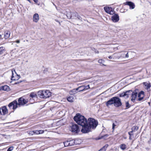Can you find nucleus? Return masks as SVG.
Masks as SVG:
<instances>
[{
    "label": "nucleus",
    "mask_w": 151,
    "mask_h": 151,
    "mask_svg": "<svg viewBox=\"0 0 151 151\" xmlns=\"http://www.w3.org/2000/svg\"><path fill=\"white\" fill-rule=\"evenodd\" d=\"M114 97H113L106 102V105L107 106H108L113 104H114Z\"/></svg>",
    "instance_id": "nucleus-13"
},
{
    "label": "nucleus",
    "mask_w": 151,
    "mask_h": 151,
    "mask_svg": "<svg viewBox=\"0 0 151 151\" xmlns=\"http://www.w3.org/2000/svg\"><path fill=\"white\" fill-rule=\"evenodd\" d=\"M108 136V134H106L104 136H103L102 137L104 138H105L106 137H107Z\"/></svg>",
    "instance_id": "nucleus-46"
},
{
    "label": "nucleus",
    "mask_w": 151,
    "mask_h": 151,
    "mask_svg": "<svg viewBox=\"0 0 151 151\" xmlns=\"http://www.w3.org/2000/svg\"><path fill=\"white\" fill-rule=\"evenodd\" d=\"M10 32L9 31H7L5 32L4 35V38L6 39L9 38L10 36Z\"/></svg>",
    "instance_id": "nucleus-18"
},
{
    "label": "nucleus",
    "mask_w": 151,
    "mask_h": 151,
    "mask_svg": "<svg viewBox=\"0 0 151 151\" xmlns=\"http://www.w3.org/2000/svg\"><path fill=\"white\" fill-rule=\"evenodd\" d=\"M0 114L1 115H3V113L2 112V109H0Z\"/></svg>",
    "instance_id": "nucleus-45"
},
{
    "label": "nucleus",
    "mask_w": 151,
    "mask_h": 151,
    "mask_svg": "<svg viewBox=\"0 0 151 151\" xmlns=\"http://www.w3.org/2000/svg\"><path fill=\"white\" fill-rule=\"evenodd\" d=\"M144 85L145 86V87L147 90L149 89L151 86L150 84L147 82L144 83Z\"/></svg>",
    "instance_id": "nucleus-16"
},
{
    "label": "nucleus",
    "mask_w": 151,
    "mask_h": 151,
    "mask_svg": "<svg viewBox=\"0 0 151 151\" xmlns=\"http://www.w3.org/2000/svg\"><path fill=\"white\" fill-rule=\"evenodd\" d=\"M36 3H37V2H38V0H33Z\"/></svg>",
    "instance_id": "nucleus-47"
},
{
    "label": "nucleus",
    "mask_w": 151,
    "mask_h": 151,
    "mask_svg": "<svg viewBox=\"0 0 151 151\" xmlns=\"http://www.w3.org/2000/svg\"><path fill=\"white\" fill-rule=\"evenodd\" d=\"M85 88L84 87V86H79L77 88L78 90L79 89H80V90L79 91V92L85 90Z\"/></svg>",
    "instance_id": "nucleus-22"
},
{
    "label": "nucleus",
    "mask_w": 151,
    "mask_h": 151,
    "mask_svg": "<svg viewBox=\"0 0 151 151\" xmlns=\"http://www.w3.org/2000/svg\"><path fill=\"white\" fill-rule=\"evenodd\" d=\"M19 103H18V105H23L26 104L28 101L25 100L23 97H21L18 100Z\"/></svg>",
    "instance_id": "nucleus-6"
},
{
    "label": "nucleus",
    "mask_w": 151,
    "mask_h": 151,
    "mask_svg": "<svg viewBox=\"0 0 151 151\" xmlns=\"http://www.w3.org/2000/svg\"><path fill=\"white\" fill-rule=\"evenodd\" d=\"M126 107L127 108H129L130 107V105L129 104L128 101L126 102Z\"/></svg>",
    "instance_id": "nucleus-35"
},
{
    "label": "nucleus",
    "mask_w": 151,
    "mask_h": 151,
    "mask_svg": "<svg viewBox=\"0 0 151 151\" xmlns=\"http://www.w3.org/2000/svg\"><path fill=\"white\" fill-rule=\"evenodd\" d=\"M132 132H131V131L130 132H128V134L129 135V136H131V135H133V134H131V133H132Z\"/></svg>",
    "instance_id": "nucleus-42"
},
{
    "label": "nucleus",
    "mask_w": 151,
    "mask_h": 151,
    "mask_svg": "<svg viewBox=\"0 0 151 151\" xmlns=\"http://www.w3.org/2000/svg\"><path fill=\"white\" fill-rule=\"evenodd\" d=\"M74 119L78 124L82 127V129L86 127L87 121L83 116L79 114H77L74 117Z\"/></svg>",
    "instance_id": "nucleus-2"
},
{
    "label": "nucleus",
    "mask_w": 151,
    "mask_h": 151,
    "mask_svg": "<svg viewBox=\"0 0 151 151\" xmlns=\"http://www.w3.org/2000/svg\"><path fill=\"white\" fill-rule=\"evenodd\" d=\"M84 86V87L85 88V90H87L90 88L89 85H88L87 86Z\"/></svg>",
    "instance_id": "nucleus-36"
},
{
    "label": "nucleus",
    "mask_w": 151,
    "mask_h": 151,
    "mask_svg": "<svg viewBox=\"0 0 151 151\" xmlns=\"http://www.w3.org/2000/svg\"><path fill=\"white\" fill-rule=\"evenodd\" d=\"M123 57V56L122 55H121V56H119L118 57H117V58H120L121 57Z\"/></svg>",
    "instance_id": "nucleus-49"
},
{
    "label": "nucleus",
    "mask_w": 151,
    "mask_h": 151,
    "mask_svg": "<svg viewBox=\"0 0 151 151\" xmlns=\"http://www.w3.org/2000/svg\"><path fill=\"white\" fill-rule=\"evenodd\" d=\"M125 58H129V55L128 53L127 52L125 55Z\"/></svg>",
    "instance_id": "nucleus-43"
},
{
    "label": "nucleus",
    "mask_w": 151,
    "mask_h": 151,
    "mask_svg": "<svg viewBox=\"0 0 151 151\" xmlns=\"http://www.w3.org/2000/svg\"><path fill=\"white\" fill-rule=\"evenodd\" d=\"M5 48L4 47H0V55H2L5 52Z\"/></svg>",
    "instance_id": "nucleus-21"
},
{
    "label": "nucleus",
    "mask_w": 151,
    "mask_h": 151,
    "mask_svg": "<svg viewBox=\"0 0 151 151\" xmlns=\"http://www.w3.org/2000/svg\"><path fill=\"white\" fill-rule=\"evenodd\" d=\"M120 148L122 150H124L127 148L126 145L124 144H121L120 145Z\"/></svg>",
    "instance_id": "nucleus-23"
},
{
    "label": "nucleus",
    "mask_w": 151,
    "mask_h": 151,
    "mask_svg": "<svg viewBox=\"0 0 151 151\" xmlns=\"http://www.w3.org/2000/svg\"><path fill=\"white\" fill-rule=\"evenodd\" d=\"M126 93H125V92H124V93H122L120 94V97H122V96L124 97L125 96V95H126Z\"/></svg>",
    "instance_id": "nucleus-37"
},
{
    "label": "nucleus",
    "mask_w": 151,
    "mask_h": 151,
    "mask_svg": "<svg viewBox=\"0 0 151 151\" xmlns=\"http://www.w3.org/2000/svg\"><path fill=\"white\" fill-rule=\"evenodd\" d=\"M29 134L30 135H33L34 134V131H29Z\"/></svg>",
    "instance_id": "nucleus-38"
},
{
    "label": "nucleus",
    "mask_w": 151,
    "mask_h": 151,
    "mask_svg": "<svg viewBox=\"0 0 151 151\" xmlns=\"http://www.w3.org/2000/svg\"><path fill=\"white\" fill-rule=\"evenodd\" d=\"M98 62L101 64L104 65V61L102 59H99L98 60Z\"/></svg>",
    "instance_id": "nucleus-31"
},
{
    "label": "nucleus",
    "mask_w": 151,
    "mask_h": 151,
    "mask_svg": "<svg viewBox=\"0 0 151 151\" xmlns=\"http://www.w3.org/2000/svg\"><path fill=\"white\" fill-rule=\"evenodd\" d=\"M117 122L116 121H115L112 124V129L113 130H114L115 129V127L117 125Z\"/></svg>",
    "instance_id": "nucleus-26"
},
{
    "label": "nucleus",
    "mask_w": 151,
    "mask_h": 151,
    "mask_svg": "<svg viewBox=\"0 0 151 151\" xmlns=\"http://www.w3.org/2000/svg\"><path fill=\"white\" fill-rule=\"evenodd\" d=\"M125 4L129 6L130 9H134L135 7L134 4L131 1H127L125 3Z\"/></svg>",
    "instance_id": "nucleus-9"
},
{
    "label": "nucleus",
    "mask_w": 151,
    "mask_h": 151,
    "mask_svg": "<svg viewBox=\"0 0 151 151\" xmlns=\"http://www.w3.org/2000/svg\"><path fill=\"white\" fill-rule=\"evenodd\" d=\"M17 77H18V78L17 79H15L14 78V76L12 75V78H11L12 80H15L17 79V80L20 77L18 75H17Z\"/></svg>",
    "instance_id": "nucleus-34"
},
{
    "label": "nucleus",
    "mask_w": 151,
    "mask_h": 151,
    "mask_svg": "<svg viewBox=\"0 0 151 151\" xmlns=\"http://www.w3.org/2000/svg\"><path fill=\"white\" fill-rule=\"evenodd\" d=\"M124 139H126V137H124Z\"/></svg>",
    "instance_id": "nucleus-52"
},
{
    "label": "nucleus",
    "mask_w": 151,
    "mask_h": 151,
    "mask_svg": "<svg viewBox=\"0 0 151 151\" xmlns=\"http://www.w3.org/2000/svg\"><path fill=\"white\" fill-rule=\"evenodd\" d=\"M98 124L97 122L94 119L92 118L88 119L87 124H86V127H84L83 129H81V131L83 133H86L90 131L91 127L95 128Z\"/></svg>",
    "instance_id": "nucleus-1"
},
{
    "label": "nucleus",
    "mask_w": 151,
    "mask_h": 151,
    "mask_svg": "<svg viewBox=\"0 0 151 151\" xmlns=\"http://www.w3.org/2000/svg\"><path fill=\"white\" fill-rule=\"evenodd\" d=\"M34 134H39V130H35L34 131Z\"/></svg>",
    "instance_id": "nucleus-40"
},
{
    "label": "nucleus",
    "mask_w": 151,
    "mask_h": 151,
    "mask_svg": "<svg viewBox=\"0 0 151 151\" xmlns=\"http://www.w3.org/2000/svg\"><path fill=\"white\" fill-rule=\"evenodd\" d=\"M144 96V92L141 91L138 94V100L139 101L142 100L143 99Z\"/></svg>",
    "instance_id": "nucleus-10"
},
{
    "label": "nucleus",
    "mask_w": 151,
    "mask_h": 151,
    "mask_svg": "<svg viewBox=\"0 0 151 151\" xmlns=\"http://www.w3.org/2000/svg\"><path fill=\"white\" fill-rule=\"evenodd\" d=\"M149 142H150V143H151V138H150V140L149 141Z\"/></svg>",
    "instance_id": "nucleus-50"
},
{
    "label": "nucleus",
    "mask_w": 151,
    "mask_h": 151,
    "mask_svg": "<svg viewBox=\"0 0 151 151\" xmlns=\"http://www.w3.org/2000/svg\"><path fill=\"white\" fill-rule=\"evenodd\" d=\"M137 95V93L136 92H132L131 93V101L134 102Z\"/></svg>",
    "instance_id": "nucleus-11"
},
{
    "label": "nucleus",
    "mask_w": 151,
    "mask_h": 151,
    "mask_svg": "<svg viewBox=\"0 0 151 151\" xmlns=\"http://www.w3.org/2000/svg\"><path fill=\"white\" fill-rule=\"evenodd\" d=\"M67 99L68 101L70 102H72L73 101L74 98L72 96H69L67 98Z\"/></svg>",
    "instance_id": "nucleus-24"
},
{
    "label": "nucleus",
    "mask_w": 151,
    "mask_h": 151,
    "mask_svg": "<svg viewBox=\"0 0 151 151\" xmlns=\"http://www.w3.org/2000/svg\"><path fill=\"white\" fill-rule=\"evenodd\" d=\"M61 144H64V146L65 147H68V146H69V143L68 142V141H66V142H64L63 143H63H61Z\"/></svg>",
    "instance_id": "nucleus-25"
},
{
    "label": "nucleus",
    "mask_w": 151,
    "mask_h": 151,
    "mask_svg": "<svg viewBox=\"0 0 151 151\" xmlns=\"http://www.w3.org/2000/svg\"><path fill=\"white\" fill-rule=\"evenodd\" d=\"M138 127L137 126H134L132 128V131H131V132H135L137 131L138 129Z\"/></svg>",
    "instance_id": "nucleus-20"
},
{
    "label": "nucleus",
    "mask_w": 151,
    "mask_h": 151,
    "mask_svg": "<svg viewBox=\"0 0 151 151\" xmlns=\"http://www.w3.org/2000/svg\"><path fill=\"white\" fill-rule=\"evenodd\" d=\"M9 87L7 85H5L0 87V90L8 91H9Z\"/></svg>",
    "instance_id": "nucleus-14"
},
{
    "label": "nucleus",
    "mask_w": 151,
    "mask_h": 151,
    "mask_svg": "<svg viewBox=\"0 0 151 151\" xmlns=\"http://www.w3.org/2000/svg\"><path fill=\"white\" fill-rule=\"evenodd\" d=\"M39 19V15L37 13L35 14L33 17V21L35 22H37Z\"/></svg>",
    "instance_id": "nucleus-12"
},
{
    "label": "nucleus",
    "mask_w": 151,
    "mask_h": 151,
    "mask_svg": "<svg viewBox=\"0 0 151 151\" xmlns=\"http://www.w3.org/2000/svg\"><path fill=\"white\" fill-rule=\"evenodd\" d=\"M19 83V82H16V83H15V84H17V83Z\"/></svg>",
    "instance_id": "nucleus-51"
},
{
    "label": "nucleus",
    "mask_w": 151,
    "mask_h": 151,
    "mask_svg": "<svg viewBox=\"0 0 151 151\" xmlns=\"http://www.w3.org/2000/svg\"><path fill=\"white\" fill-rule=\"evenodd\" d=\"M104 9L105 11L107 13L110 12L111 10H112V9L111 8L109 7L105 6L104 8Z\"/></svg>",
    "instance_id": "nucleus-15"
},
{
    "label": "nucleus",
    "mask_w": 151,
    "mask_h": 151,
    "mask_svg": "<svg viewBox=\"0 0 151 151\" xmlns=\"http://www.w3.org/2000/svg\"><path fill=\"white\" fill-rule=\"evenodd\" d=\"M129 139H130V140H132V139L131 138V136H129Z\"/></svg>",
    "instance_id": "nucleus-48"
},
{
    "label": "nucleus",
    "mask_w": 151,
    "mask_h": 151,
    "mask_svg": "<svg viewBox=\"0 0 151 151\" xmlns=\"http://www.w3.org/2000/svg\"><path fill=\"white\" fill-rule=\"evenodd\" d=\"M18 103L17 101H14L10 103L8 105L9 107L11 109H15L17 107Z\"/></svg>",
    "instance_id": "nucleus-5"
},
{
    "label": "nucleus",
    "mask_w": 151,
    "mask_h": 151,
    "mask_svg": "<svg viewBox=\"0 0 151 151\" xmlns=\"http://www.w3.org/2000/svg\"><path fill=\"white\" fill-rule=\"evenodd\" d=\"M69 18H71V17H70Z\"/></svg>",
    "instance_id": "nucleus-53"
},
{
    "label": "nucleus",
    "mask_w": 151,
    "mask_h": 151,
    "mask_svg": "<svg viewBox=\"0 0 151 151\" xmlns=\"http://www.w3.org/2000/svg\"><path fill=\"white\" fill-rule=\"evenodd\" d=\"M3 115H4L7 113V109L5 106L2 107V109Z\"/></svg>",
    "instance_id": "nucleus-17"
},
{
    "label": "nucleus",
    "mask_w": 151,
    "mask_h": 151,
    "mask_svg": "<svg viewBox=\"0 0 151 151\" xmlns=\"http://www.w3.org/2000/svg\"><path fill=\"white\" fill-rule=\"evenodd\" d=\"M13 147H10L8 149L7 151H12L13 150Z\"/></svg>",
    "instance_id": "nucleus-33"
},
{
    "label": "nucleus",
    "mask_w": 151,
    "mask_h": 151,
    "mask_svg": "<svg viewBox=\"0 0 151 151\" xmlns=\"http://www.w3.org/2000/svg\"><path fill=\"white\" fill-rule=\"evenodd\" d=\"M16 42L17 43H20V40H17L15 42Z\"/></svg>",
    "instance_id": "nucleus-44"
},
{
    "label": "nucleus",
    "mask_w": 151,
    "mask_h": 151,
    "mask_svg": "<svg viewBox=\"0 0 151 151\" xmlns=\"http://www.w3.org/2000/svg\"><path fill=\"white\" fill-rule=\"evenodd\" d=\"M132 92V91L131 90H129L125 92V93H126V95H125V96H127V98H128L129 95L131 94Z\"/></svg>",
    "instance_id": "nucleus-19"
},
{
    "label": "nucleus",
    "mask_w": 151,
    "mask_h": 151,
    "mask_svg": "<svg viewBox=\"0 0 151 151\" xmlns=\"http://www.w3.org/2000/svg\"><path fill=\"white\" fill-rule=\"evenodd\" d=\"M108 13L112 15L114 13V12L111 10V11L110 12H109Z\"/></svg>",
    "instance_id": "nucleus-41"
},
{
    "label": "nucleus",
    "mask_w": 151,
    "mask_h": 151,
    "mask_svg": "<svg viewBox=\"0 0 151 151\" xmlns=\"http://www.w3.org/2000/svg\"><path fill=\"white\" fill-rule=\"evenodd\" d=\"M37 95L36 94L33 92L31 93L30 95V97H32V98L35 97Z\"/></svg>",
    "instance_id": "nucleus-27"
},
{
    "label": "nucleus",
    "mask_w": 151,
    "mask_h": 151,
    "mask_svg": "<svg viewBox=\"0 0 151 151\" xmlns=\"http://www.w3.org/2000/svg\"><path fill=\"white\" fill-rule=\"evenodd\" d=\"M114 104L116 107H118L122 105L121 99L118 97H114Z\"/></svg>",
    "instance_id": "nucleus-4"
},
{
    "label": "nucleus",
    "mask_w": 151,
    "mask_h": 151,
    "mask_svg": "<svg viewBox=\"0 0 151 151\" xmlns=\"http://www.w3.org/2000/svg\"><path fill=\"white\" fill-rule=\"evenodd\" d=\"M116 55V54L115 53H114V54L112 55L111 56H109V58L110 59H112L113 58V57L114 56V57H116L117 58V57L115 55ZM113 59H114V58H113Z\"/></svg>",
    "instance_id": "nucleus-30"
},
{
    "label": "nucleus",
    "mask_w": 151,
    "mask_h": 151,
    "mask_svg": "<svg viewBox=\"0 0 151 151\" xmlns=\"http://www.w3.org/2000/svg\"><path fill=\"white\" fill-rule=\"evenodd\" d=\"M112 20L114 22H118L119 20V17L117 14H115L111 17Z\"/></svg>",
    "instance_id": "nucleus-8"
},
{
    "label": "nucleus",
    "mask_w": 151,
    "mask_h": 151,
    "mask_svg": "<svg viewBox=\"0 0 151 151\" xmlns=\"http://www.w3.org/2000/svg\"><path fill=\"white\" fill-rule=\"evenodd\" d=\"M108 145H105L104 147H103L100 150H101V151H106V149L108 147Z\"/></svg>",
    "instance_id": "nucleus-28"
},
{
    "label": "nucleus",
    "mask_w": 151,
    "mask_h": 151,
    "mask_svg": "<svg viewBox=\"0 0 151 151\" xmlns=\"http://www.w3.org/2000/svg\"><path fill=\"white\" fill-rule=\"evenodd\" d=\"M71 131L76 133L79 131L78 126L76 124L73 125L71 127Z\"/></svg>",
    "instance_id": "nucleus-7"
},
{
    "label": "nucleus",
    "mask_w": 151,
    "mask_h": 151,
    "mask_svg": "<svg viewBox=\"0 0 151 151\" xmlns=\"http://www.w3.org/2000/svg\"><path fill=\"white\" fill-rule=\"evenodd\" d=\"M38 96L41 98L46 99L51 96V92L48 90H40L38 92Z\"/></svg>",
    "instance_id": "nucleus-3"
},
{
    "label": "nucleus",
    "mask_w": 151,
    "mask_h": 151,
    "mask_svg": "<svg viewBox=\"0 0 151 151\" xmlns=\"http://www.w3.org/2000/svg\"><path fill=\"white\" fill-rule=\"evenodd\" d=\"M44 132V131L42 130H39V134H42Z\"/></svg>",
    "instance_id": "nucleus-39"
},
{
    "label": "nucleus",
    "mask_w": 151,
    "mask_h": 151,
    "mask_svg": "<svg viewBox=\"0 0 151 151\" xmlns=\"http://www.w3.org/2000/svg\"><path fill=\"white\" fill-rule=\"evenodd\" d=\"M78 90L77 88L76 89H73L71 91L72 92H73V93L75 94L77 93V91Z\"/></svg>",
    "instance_id": "nucleus-32"
},
{
    "label": "nucleus",
    "mask_w": 151,
    "mask_h": 151,
    "mask_svg": "<svg viewBox=\"0 0 151 151\" xmlns=\"http://www.w3.org/2000/svg\"><path fill=\"white\" fill-rule=\"evenodd\" d=\"M68 142H69V144H70L69 146H71L73 145L74 144V141L73 140H70V141H68Z\"/></svg>",
    "instance_id": "nucleus-29"
}]
</instances>
